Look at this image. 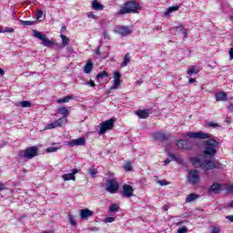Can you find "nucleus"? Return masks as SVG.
I'll use <instances>...</instances> for the list:
<instances>
[{"mask_svg": "<svg viewBox=\"0 0 233 233\" xmlns=\"http://www.w3.org/2000/svg\"><path fill=\"white\" fill-rule=\"evenodd\" d=\"M187 137L190 139H208L204 142V150L202 152L203 157L208 160L201 161L198 157H191L190 161L196 168H202V170H214V168H221L222 164L219 161L214 160L216 154H218V148L219 147V141L212 138V135L203 132H187Z\"/></svg>", "mask_w": 233, "mask_h": 233, "instance_id": "nucleus-1", "label": "nucleus"}, {"mask_svg": "<svg viewBox=\"0 0 233 233\" xmlns=\"http://www.w3.org/2000/svg\"><path fill=\"white\" fill-rule=\"evenodd\" d=\"M141 10V5L136 1H127L124 6L116 12V15H125L127 14H136Z\"/></svg>", "mask_w": 233, "mask_h": 233, "instance_id": "nucleus-2", "label": "nucleus"}, {"mask_svg": "<svg viewBox=\"0 0 233 233\" xmlns=\"http://www.w3.org/2000/svg\"><path fill=\"white\" fill-rule=\"evenodd\" d=\"M39 155V148L35 146L26 147L24 150L18 152V157L20 159H34V157Z\"/></svg>", "mask_w": 233, "mask_h": 233, "instance_id": "nucleus-3", "label": "nucleus"}, {"mask_svg": "<svg viewBox=\"0 0 233 233\" xmlns=\"http://www.w3.org/2000/svg\"><path fill=\"white\" fill-rule=\"evenodd\" d=\"M187 179L189 185H198L201 181V177H199V171H198L197 169L189 170Z\"/></svg>", "mask_w": 233, "mask_h": 233, "instance_id": "nucleus-4", "label": "nucleus"}, {"mask_svg": "<svg viewBox=\"0 0 233 233\" xmlns=\"http://www.w3.org/2000/svg\"><path fill=\"white\" fill-rule=\"evenodd\" d=\"M106 192H109V194H116L119 190V182L116 178H111L107 180L106 186Z\"/></svg>", "mask_w": 233, "mask_h": 233, "instance_id": "nucleus-5", "label": "nucleus"}, {"mask_svg": "<svg viewBox=\"0 0 233 233\" xmlns=\"http://www.w3.org/2000/svg\"><path fill=\"white\" fill-rule=\"evenodd\" d=\"M114 128V120L113 118L106 120L100 124V130L98 131L99 136L106 134V130H112Z\"/></svg>", "mask_w": 233, "mask_h": 233, "instance_id": "nucleus-6", "label": "nucleus"}, {"mask_svg": "<svg viewBox=\"0 0 233 233\" xmlns=\"http://www.w3.org/2000/svg\"><path fill=\"white\" fill-rule=\"evenodd\" d=\"M152 137L153 139H155V141H160L161 143H164V141H168L170 139L171 135L170 133L158 131V132L153 133Z\"/></svg>", "mask_w": 233, "mask_h": 233, "instance_id": "nucleus-7", "label": "nucleus"}, {"mask_svg": "<svg viewBox=\"0 0 233 233\" xmlns=\"http://www.w3.org/2000/svg\"><path fill=\"white\" fill-rule=\"evenodd\" d=\"M34 35L35 37H36V39H40V41H43L44 46H52V45H54V41H51L50 39H48L46 37V35L39 31L34 30Z\"/></svg>", "mask_w": 233, "mask_h": 233, "instance_id": "nucleus-8", "label": "nucleus"}, {"mask_svg": "<svg viewBox=\"0 0 233 233\" xmlns=\"http://www.w3.org/2000/svg\"><path fill=\"white\" fill-rule=\"evenodd\" d=\"M64 125H66V118L60 117V118L55 120L54 122H52L51 124H48L46 126V128L48 130H52L53 128H59V127H63Z\"/></svg>", "mask_w": 233, "mask_h": 233, "instance_id": "nucleus-9", "label": "nucleus"}, {"mask_svg": "<svg viewBox=\"0 0 233 233\" xmlns=\"http://www.w3.org/2000/svg\"><path fill=\"white\" fill-rule=\"evenodd\" d=\"M121 86V73L119 71L114 72V84L110 86V90H116Z\"/></svg>", "mask_w": 233, "mask_h": 233, "instance_id": "nucleus-10", "label": "nucleus"}, {"mask_svg": "<svg viewBox=\"0 0 233 233\" xmlns=\"http://www.w3.org/2000/svg\"><path fill=\"white\" fill-rule=\"evenodd\" d=\"M122 196L124 198H132L134 196V187L128 184L122 186Z\"/></svg>", "mask_w": 233, "mask_h": 233, "instance_id": "nucleus-11", "label": "nucleus"}, {"mask_svg": "<svg viewBox=\"0 0 233 233\" xmlns=\"http://www.w3.org/2000/svg\"><path fill=\"white\" fill-rule=\"evenodd\" d=\"M76 174H79V169L75 168L69 174H65L62 176L64 181H76Z\"/></svg>", "mask_w": 233, "mask_h": 233, "instance_id": "nucleus-12", "label": "nucleus"}, {"mask_svg": "<svg viewBox=\"0 0 233 233\" xmlns=\"http://www.w3.org/2000/svg\"><path fill=\"white\" fill-rule=\"evenodd\" d=\"M86 143L85 137H79L76 139H73L67 143L68 147H83Z\"/></svg>", "mask_w": 233, "mask_h": 233, "instance_id": "nucleus-13", "label": "nucleus"}, {"mask_svg": "<svg viewBox=\"0 0 233 233\" xmlns=\"http://www.w3.org/2000/svg\"><path fill=\"white\" fill-rule=\"evenodd\" d=\"M221 187H223L222 184L215 182L208 189V192L213 193V194H220L221 193Z\"/></svg>", "mask_w": 233, "mask_h": 233, "instance_id": "nucleus-14", "label": "nucleus"}, {"mask_svg": "<svg viewBox=\"0 0 233 233\" xmlns=\"http://www.w3.org/2000/svg\"><path fill=\"white\" fill-rule=\"evenodd\" d=\"M216 101H228V94L225 91H219L215 95Z\"/></svg>", "mask_w": 233, "mask_h": 233, "instance_id": "nucleus-15", "label": "nucleus"}, {"mask_svg": "<svg viewBox=\"0 0 233 233\" xmlns=\"http://www.w3.org/2000/svg\"><path fill=\"white\" fill-rule=\"evenodd\" d=\"M92 216H94V211L88 208H84L80 210L81 219H88V218H92Z\"/></svg>", "mask_w": 233, "mask_h": 233, "instance_id": "nucleus-16", "label": "nucleus"}, {"mask_svg": "<svg viewBox=\"0 0 233 233\" xmlns=\"http://www.w3.org/2000/svg\"><path fill=\"white\" fill-rule=\"evenodd\" d=\"M136 115L140 119H147L150 114L148 113V109H139L136 112Z\"/></svg>", "mask_w": 233, "mask_h": 233, "instance_id": "nucleus-17", "label": "nucleus"}, {"mask_svg": "<svg viewBox=\"0 0 233 233\" xmlns=\"http://www.w3.org/2000/svg\"><path fill=\"white\" fill-rule=\"evenodd\" d=\"M177 10H179V5H177L169 6V7L164 12V17H168V15H170V14H172V12H177Z\"/></svg>", "mask_w": 233, "mask_h": 233, "instance_id": "nucleus-18", "label": "nucleus"}, {"mask_svg": "<svg viewBox=\"0 0 233 233\" xmlns=\"http://www.w3.org/2000/svg\"><path fill=\"white\" fill-rule=\"evenodd\" d=\"M177 147H178V148H182V150H187L188 149V141L186 139H179L177 142Z\"/></svg>", "mask_w": 233, "mask_h": 233, "instance_id": "nucleus-19", "label": "nucleus"}, {"mask_svg": "<svg viewBox=\"0 0 233 233\" xmlns=\"http://www.w3.org/2000/svg\"><path fill=\"white\" fill-rule=\"evenodd\" d=\"M92 68H94V63H92L91 60H88L84 66L85 74H90V72H92Z\"/></svg>", "mask_w": 233, "mask_h": 233, "instance_id": "nucleus-20", "label": "nucleus"}, {"mask_svg": "<svg viewBox=\"0 0 233 233\" xmlns=\"http://www.w3.org/2000/svg\"><path fill=\"white\" fill-rule=\"evenodd\" d=\"M198 198L199 195L196 193H190L186 198V203H192V201H196V199H198Z\"/></svg>", "mask_w": 233, "mask_h": 233, "instance_id": "nucleus-21", "label": "nucleus"}, {"mask_svg": "<svg viewBox=\"0 0 233 233\" xmlns=\"http://www.w3.org/2000/svg\"><path fill=\"white\" fill-rule=\"evenodd\" d=\"M58 114L63 116L62 119H66L68 117V109L65 106L58 108Z\"/></svg>", "mask_w": 233, "mask_h": 233, "instance_id": "nucleus-22", "label": "nucleus"}, {"mask_svg": "<svg viewBox=\"0 0 233 233\" xmlns=\"http://www.w3.org/2000/svg\"><path fill=\"white\" fill-rule=\"evenodd\" d=\"M60 37L62 39L61 46L63 48H65V46H68V44L70 43V39L68 38V36H66L65 35H60Z\"/></svg>", "mask_w": 233, "mask_h": 233, "instance_id": "nucleus-23", "label": "nucleus"}, {"mask_svg": "<svg viewBox=\"0 0 233 233\" xmlns=\"http://www.w3.org/2000/svg\"><path fill=\"white\" fill-rule=\"evenodd\" d=\"M93 10H104L105 5H103L101 3L97 1L92 2Z\"/></svg>", "mask_w": 233, "mask_h": 233, "instance_id": "nucleus-24", "label": "nucleus"}, {"mask_svg": "<svg viewBox=\"0 0 233 233\" xmlns=\"http://www.w3.org/2000/svg\"><path fill=\"white\" fill-rule=\"evenodd\" d=\"M71 99H74V95H70L67 96H65L63 98H59L58 100H56V103H68Z\"/></svg>", "mask_w": 233, "mask_h": 233, "instance_id": "nucleus-25", "label": "nucleus"}, {"mask_svg": "<svg viewBox=\"0 0 233 233\" xmlns=\"http://www.w3.org/2000/svg\"><path fill=\"white\" fill-rule=\"evenodd\" d=\"M119 34H121V35H129L130 34V28L128 27H120L119 28Z\"/></svg>", "mask_w": 233, "mask_h": 233, "instance_id": "nucleus-26", "label": "nucleus"}, {"mask_svg": "<svg viewBox=\"0 0 233 233\" xmlns=\"http://www.w3.org/2000/svg\"><path fill=\"white\" fill-rule=\"evenodd\" d=\"M187 76H194V74H199V69L192 66L187 71Z\"/></svg>", "mask_w": 233, "mask_h": 233, "instance_id": "nucleus-27", "label": "nucleus"}, {"mask_svg": "<svg viewBox=\"0 0 233 233\" xmlns=\"http://www.w3.org/2000/svg\"><path fill=\"white\" fill-rule=\"evenodd\" d=\"M128 63H130V54L127 53L125 56H124V60L121 64V66H127L128 65Z\"/></svg>", "mask_w": 233, "mask_h": 233, "instance_id": "nucleus-28", "label": "nucleus"}, {"mask_svg": "<svg viewBox=\"0 0 233 233\" xmlns=\"http://www.w3.org/2000/svg\"><path fill=\"white\" fill-rule=\"evenodd\" d=\"M20 106H22V108H30V106H32V102L30 101H21L19 102Z\"/></svg>", "mask_w": 233, "mask_h": 233, "instance_id": "nucleus-29", "label": "nucleus"}, {"mask_svg": "<svg viewBox=\"0 0 233 233\" xmlns=\"http://www.w3.org/2000/svg\"><path fill=\"white\" fill-rule=\"evenodd\" d=\"M106 77H108V72L106 71H102L96 75V79H105Z\"/></svg>", "mask_w": 233, "mask_h": 233, "instance_id": "nucleus-30", "label": "nucleus"}, {"mask_svg": "<svg viewBox=\"0 0 233 233\" xmlns=\"http://www.w3.org/2000/svg\"><path fill=\"white\" fill-rule=\"evenodd\" d=\"M109 212H119V205L118 204H112L109 207Z\"/></svg>", "mask_w": 233, "mask_h": 233, "instance_id": "nucleus-31", "label": "nucleus"}, {"mask_svg": "<svg viewBox=\"0 0 233 233\" xmlns=\"http://www.w3.org/2000/svg\"><path fill=\"white\" fill-rule=\"evenodd\" d=\"M21 23L24 26H32L33 25L35 24V22L28 20H22Z\"/></svg>", "mask_w": 233, "mask_h": 233, "instance_id": "nucleus-32", "label": "nucleus"}, {"mask_svg": "<svg viewBox=\"0 0 233 233\" xmlns=\"http://www.w3.org/2000/svg\"><path fill=\"white\" fill-rule=\"evenodd\" d=\"M57 150H59V147H47L46 149V152H47L48 154H51L52 152H57Z\"/></svg>", "mask_w": 233, "mask_h": 233, "instance_id": "nucleus-33", "label": "nucleus"}, {"mask_svg": "<svg viewBox=\"0 0 233 233\" xmlns=\"http://www.w3.org/2000/svg\"><path fill=\"white\" fill-rule=\"evenodd\" d=\"M68 219H69V223H70V225H72V227H76V225H77V222H76V220L74 219V217H72V214L68 215Z\"/></svg>", "mask_w": 233, "mask_h": 233, "instance_id": "nucleus-34", "label": "nucleus"}, {"mask_svg": "<svg viewBox=\"0 0 233 233\" xmlns=\"http://www.w3.org/2000/svg\"><path fill=\"white\" fill-rule=\"evenodd\" d=\"M14 32H15V29L12 28V27H5L3 30V34H14Z\"/></svg>", "mask_w": 233, "mask_h": 233, "instance_id": "nucleus-35", "label": "nucleus"}, {"mask_svg": "<svg viewBox=\"0 0 233 233\" xmlns=\"http://www.w3.org/2000/svg\"><path fill=\"white\" fill-rule=\"evenodd\" d=\"M207 125L209 128H218V127H219V124L216 122H208Z\"/></svg>", "mask_w": 233, "mask_h": 233, "instance_id": "nucleus-36", "label": "nucleus"}, {"mask_svg": "<svg viewBox=\"0 0 233 233\" xmlns=\"http://www.w3.org/2000/svg\"><path fill=\"white\" fill-rule=\"evenodd\" d=\"M226 191L228 194H232L233 193V185H226Z\"/></svg>", "mask_w": 233, "mask_h": 233, "instance_id": "nucleus-37", "label": "nucleus"}, {"mask_svg": "<svg viewBox=\"0 0 233 233\" xmlns=\"http://www.w3.org/2000/svg\"><path fill=\"white\" fill-rule=\"evenodd\" d=\"M125 170H127V172L132 171V164H130V162H127L125 167H124Z\"/></svg>", "mask_w": 233, "mask_h": 233, "instance_id": "nucleus-38", "label": "nucleus"}, {"mask_svg": "<svg viewBox=\"0 0 233 233\" xmlns=\"http://www.w3.org/2000/svg\"><path fill=\"white\" fill-rule=\"evenodd\" d=\"M221 232V229L218 227L212 226L211 233H219Z\"/></svg>", "mask_w": 233, "mask_h": 233, "instance_id": "nucleus-39", "label": "nucleus"}, {"mask_svg": "<svg viewBox=\"0 0 233 233\" xmlns=\"http://www.w3.org/2000/svg\"><path fill=\"white\" fill-rule=\"evenodd\" d=\"M114 221H116V218L114 217L106 218V223H114Z\"/></svg>", "mask_w": 233, "mask_h": 233, "instance_id": "nucleus-40", "label": "nucleus"}, {"mask_svg": "<svg viewBox=\"0 0 233 233\" xmlns=\"http://www.w3.org/2000/svg\"><path fill=\"white\" fill-rule=\"evenodd\" d=\"M187 232H188V228H187V227H182L177 230V233H187Z\"/></svg>", "mask_w": 233, "mask_h": 233, "instance_id": "nucleus-41", "label": "nucleus"}, {"mask_svg": "<svg viewBox=\"0 0 233 233\" xmlns=\"http://www.w3.org/2000/svg\"><path fill=\"white\" fill-rule=\"evenodd\" d=\"M157 183L161 187H165V186L168 185V182H167V180H158Z\"/></svg>", "mask_w": 233, "mask_h": 233, "instance_id": "nucleus-42", "label": "nucleus"}, {"mask_svg": "<svg viewBox=\"0 0 233 233\" xmlns=\"http://www.w3.org/2000/svg\"><path fill=\"white\" fill-rule=\"evenodd\" d=\"M87 17L88 19H96V15H94V12H88Z\"/></svg>", "mask_w": 233, "mask_h": 233, "instance_id": "nucleus-43", "label": "nucleus"}, {"mask_svg": "<svg viewBox=\"0 0 233 233\" xmlns=\"http://www.w3.org/2000/svg\"><path fill=\"white\" fill-rule=\"evenodd\" d=\"M41 17H43V11L42 10H38L36 12V19H41Z\"/></svg>", "mask_w": 233, "mask_h": 233, "instance_id": "nucleus-44", "label": "nucleus"}, {"mask_svg": "<svg viewBox=\"0 0 233 233\" xmlns=\"http://www.w3.org/2000/svg\"><path fill=\"white\" fill-rule=\"evenodd\" d=\"M89 174H90V176H92V177H94V176H96V174H97V171H96V169H94V168H89Z\"/></svg>", "mask_w": 233, "mask_h": 233, "instance_id": "nucleus-45", "label": "nucleus"}, {"mask_svg": "<svg viewBox=\"0 0 233 233\" xmlns=\"http://www.w3.org/2000/svg\"><path fill=\"white\" fill-rule=\"evenodd\" d=\"M6 188V186L5 185V183L0 182V192H3V190H5Z\"/></svg>", "mask_w": 233, "mask_h": 233, "instance_id": "nucleus-46", "label": "nucleus"}, {"mask_svg": "<svg viewBox=\"0 0 233 233\" xmlns=\"http://www.w3.org/2000/svg\"><path fill=\"white\" fill-rule=\"evenodd\" d=\"M169 157H171V159L174 161H177V157L175 154H169Z\"/></svg>", "mask_w": 233, "mask_h": 233, "instance_id": "nucleus-47", "label": "nucleus"}, {"mask_svg": "<svg viewBox=\"0 0 233 233\" xmlns=\"http://www.w3.org/2000/svg\"><path fill=\"white\" fill-rule=\"evenodd\" d=\"M103 35H104V39H109L110 38V36L108 35V32H106V31H104Z\"/></svg>", "mask_w": 233, "mask_h": 233, "instance_id": "nucleus-48", "label": "nucleus"}, {"mask_svg": "<svg viewBox=\"0 0 233 233\" xmlns=\"http://www.w3.org/2000/svg\"><path fill=\"white\" fill-rule=\"evenodd\" d=\"M226 219H228L231 223H233V215H229L226 217Z\"/></svg>", "mask_w": 233, "mask_h": 233, "instance_id": "nucleus-49", "label": "nucleus"}, {"mask_svg": "<svg viewBox=\"0 0 233 233\" xmlns=\"http://www.w3.org/2000/svg\"><path fill=\"white\" fill-rule=\"evenodd\" d=\"M88 85H89L90 86H93V87H94V86H96V82H94V80L90 79Z\"/></svg>", "mask_w": 233, "mask_h": 233, "instance_id": "nucleus-50", "label": "nucleus"}, {"mask_svg": "<svg viewBox=\"0 0 233 233\" xmlns=\"http://www.w3.org/2000/svg\"><path fill=\"white\" fill-rule=\"evenodd\" d=\"M227 108H228V110H230V112H233V103H230Z\"/></svg>", "mask_w": 233, "mask_h": 233, "instance_id": "nucleus-51", "label": "nucleus"}, {"mask_svg": "<svg viewBox=\"0 0 233 233\" xmlns=\"http://www.w3.org/2000/svg\"><path fill=\"white\" fill-rule=\"evenodd\" d=\"M96 54L97 56H101V48H100V47H97V48H96Z\"/></svg>", "mask_w": 233, "mask_h": 233, "instance_id": "nucleus-52", "label": "nucleus"}, {"mask_svg": "<svg viewBox=\"0 0 233 233\" xmlns=\"http://www.w3.org/2000/svg\"><path fill=\"white\" fill-rule=\"evenodd\" d=\"M229 57L230 59H233V48H230L229 50Z\"/></svg>", "mask_w": 233, "mask_h": 233, "instance_id": "nucleus-53", "label": "nucleus"}, {"mask_svg": "<svg viewBox=\"0 0 233 233\" xmlns=\"http://www.w3.org/2000/svg\"><path fill=\"white\" fill-rule=\"evenodd\" d=\"M188 83L189 84L196 83V78H189Z\"/></svg>", "mask_w": 233, "mask_h": 233, "instance_id": "nucleus-54", "label": "nucleus"}, {"mask_svg": "<svg viewBox=\"0 0 233 233\" xmlns=\"http://www.w3.org/2000/svg\"><path fill=\"white\" fill-rule=\"evenodd\" d=\"M170 159L169 158H167L165 161H164V165H168V163H170Z\"/></svg>", "mask_w": 233, "mask_h": 233, "instance_id": "nucleus-55", "label": "nucleus"}, {"mask_svg": "<svg viewBox=\"0 0 233 233\" xmlns=\"http://www.w3.org/2000/svg\"><path fill=\"white\" fill-rule=\"evenodd\" d=\"M0 76H5V70H3L2 68H0Z\"/></svg>", "mask_w": 233, "mask_h": 233, "instance_id": "nucleus-56", "label": "nucleus"}, {"mask_svg": "<svg viewBox=\"0 0 233 233\" xmlns=\"http://www.w3.org/2000/svg\"><path fill=\"white\" fill-rule=\"evenodd\" d=\"M61 32H66V26H62L61 27Z\"/></svg>", "mask_w": 233, "mask_h": 233, "instance_id": "nucleus-57", "label": "nucleus"}, {"mask_svg": "<svg viewBox=\"0 0 233 233\" xmlns=\"http://www.w3.org/2000/svg\"><path fill=\"white\" fill-rule=\"evenodd\" d=\"M228 207H229L230 208H233V200L228 204Z\"/></svg>", "mask_w": 233, "mask_h": 233, "instance_id": "nucleus-58", "label": "nucleus"}, {"mask_svg": "<svg viewBox=\"0 0 233 233\" xmlns=\"http://www.w3.org/2000/svg\"><path fill=\"white\" fill-rule=\"evenodd\" d=\"M182 35H184V37H187V31H182Z\"/></svg>", "mask_w": 233, "mask_h": 233, "instance_id": "nucleus-59", "label": "nucleus"}, {"mask_svg": "<svg viewBox=\"0 0 233 233\" xmlns=\"http://www.w3.org/2000/svg\"><path fill=\"white\" fill-rule=\"evenodd\" d=\"M67 51L74 52V48L73 47H67Z\"/></svg>", "mask_w": 233, "mask_h": 233, "instance_id": "nucleus-60", "label": "nucleus"}, {"mask_svg": "<svg viewBox=\"0 0 233 233\" xmlns=\"http://www.w3.org/2000/svg\"><path fill=\"white\" fill-rule=\"evenodd\" d=\"M226 121H227V123H230V118L228 116H227Z\"/></svg>", "mask_w": 233, "mask_h": 233, "instance_id": "nucleus-61", "label": "nucleus"}, {"mask_svg": "<svg viewBox=\"0 0 233 233\" xmlns=\"http://www.w3.org/2000/svg\"><path fill=\"white\" fill-rule=\"evenodd\" d=\"M3 27H0V34H3Z\"/></svg>", "mask_w": 233, "mask_h": 233, "instance_id": "nucleus-62", "label": "nucleus"}, {"mask_svg": "<svg viewBox=\"0 0 233 233\" xmlns=\"http://www.w3.org/2000/svg\"><path fill=\"white\" fill-rule=\"evenodd\" d=\"M137 83L138 85H141V83H143V82H142V81L137 80Z\"/></svg>", "mask_w": 233, "mask_h": 233, "instance_id": "nucleus-63", "label": "nucleus"}, {"mask_svg": "<svg viewBox=\"0 0 233 233\" xmlns=\"http://www.w3.org/2000/svg\"><path fill=\"white\" fill-rule=\"evenodd\" d=\"M177 225H183V222H178Z\"/></svg>", "mask_w": 233, "mask_h": 233, "instance_id": "nucleus-64", "label": "nucleus"}]
</instances>
